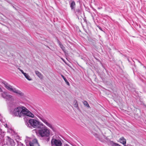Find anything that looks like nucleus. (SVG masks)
Returning a JSON list of instances; mask_svg holds the SVG:
<instances>
[{
  "label": "nucleus",
  "mask_w": 146,
  "mask_h": 146,
  "mask_svg": "<svg viewBox=\"0 0 146 146\" xmlns=\"http://www.w3.org/2000/svg\"><path fill=\"white\" fill-rule=\"evenodd\" d=\"M61 59H62V60L63 61V62H65V63H66V62H65V61L64 60V59H62V58H61Z\"/></svg>",
  "instance_id": "b1692460"
},
{
  "label": "nucleus",
  "mask_w": 146,
  "mask_h": 146,
  "mask_svg": "<svg viewBox=\"0 0 146 146\" xmlns=\"http://www.w3.org/2000/svg\"><path fill=\"white\" fill-rule=\"evenodd\" d=\"M74 106L76 107H78V104L77 102H76V103L74 104Z\"/></svg>",
  "instance_id": "aec40b11"
},
{
  "label": "nucleus",
  "mask_w": 146,
  "mask_h": 146,
  "mask_svg": "<svg viewBox=\"0 0 146 146\" xmlns=\"http://www.w3.org/2000/svg\"><path fill=\"white\" fill-rule=\"evenodd\" d=\"M35 72L39 78H42V75L39 72L37 71H35Z\"/></svg>",
  "instance_id": "f8f14e48"
},
{
  "label": "nucleus",
  "mask_w": 146,
  "mask_h": 146,
  "mask_svg": "<svg viewBox=\"0 0 146 146\" xmlns=\"http://www.w3.org/2000/svg\"><path fill=\"white\" fill-rule=\"evenodd\" d=\"M75 5L76 4L75 2L74 1H72L70 3V7H71L72 10L75 9Z\"/></svg>",
  "instance_id": "9b49d317"
},
{
  "label": "nucleus",
  "mask_w": 146,
  "mask_h": 146,
  "mask_svg": "<svg viewBox=\"0 0 146 146\" xmlns=\"http://www.w3.org/2000/svg\"><path fill=\"white\" fill-rule=\"evenodd\" d=\"M119 141L124 146H126V140L123 137H120L119 139Z\"/></svg>",
  "instance_id": "9d476101"
},
{
  "label": "nucleus",
  "mask_w": 146,
  "mask_h": 146,
  "mask_svg": "<svg viewBox=\"0 0 146 146\" xmlns=\"http://www.w3.org/2000/svg\"><path fill=\"white\" fill-rule=\"evenodd\" d=\"M38 129V133L39 135L41 137H46V141H48L50 140L49 129L43 124L40 125Z\"/></svg>",
  "instance_id": "f257e3e1"
},
{
  "label": "nucleus",
  "mask_w": 146,
  "mask_h": 146,
  "mask_svg": "<svg viewBox=\"0 0 146 146\" xmlns=\"http://www.w3.org/2000/svg\"><path fill=\"white\" fill-rule=\"evenodd\" d=\"M84 21H86H86H85L84 20Z\"/></svg>",
  "instance_id": "bb28decb"
},
{
  "label": "nucleus",
  "mask_w": 146,
  "mask_h": 146,
  "mask_svg": "<svg viewBox=\"0 0 146 146\" xmlns=\"http://www.w3.org/2000/svg\"><path fill=\"white\" fill-rule=\"evenodd\" d=\"M0 92H3V90H2V89L0 87Z\"/></svg>",
  "instance_id": "4be33fe9"
},
{
  "label": "nucleus",
  "mask_w": 146,
  "mask_h": 146,
  "mask_svg": "<svg viewBox=\"0 0 146 146\" xmlns=\"http://www.w3.org/2000/svg\"><path fill=\"white\" fill-rule=\"evenodd\" d=\"M18 146H25L23 145V144L21 143H20L19 144Z\"/></svg>",
  "instance_id": "412c9836"
},
{
  "label": "nucleus",
  "mask_w": 146,
  "mask_h": 146,
  "mask_svg": "<svg viewBox=\"0 0 146 146\" xmlns=\"http://www.w3.org/2000/svg\"><path fill=\"white\" fill-rule=\"evenodd\" d=\"M22 110L21 113V117L26 115L31 117H34V115L30 112L28 110L24 107H21Z\"/></svg>",
  "instance_id": "20e7f679"
},
{
  "label": "nucleus",
  "mask_w": 146,
  "mask_h": 146,
  "mask_svg": "<svg viewBox=\"0 0 146 146\" xmlns=\"http://www.w3.org/2000/svg\"><path fill=\"white\" fill-rule=\"evenodd\" d=\"M115 146H121L119 145L117 143Z\"/></svg>",
  "instance_id": "5701e85b"
},
{
  "label": "nucleus",
  "mask_w": 146,
  "mask_h": 146,
  "mask_svg": "<svg viewBox=\"0 0 146 146\" xmlns=\"http://www.w3.org/2000/svg\"><path fill=\"white\" fill-rule=\"evenodd\" d=\"M99 28V29H100V30H102V29H101L100 27Z\"/></svg>",
  "instance_id": "393cba45"
},
{
  "label": "nucleus",
  "mask_w": 146,
  "mask_h": 146,
  "mask_svg": "<svg viewBox=\"0 0 146 146\" xmlns=\"http://www.w3.org/2000/svg\"><path fill=\"white\" fill-rule=\"evenodd\" d=\"M5 87L9 90L19 94L21 96H24V94L21 91L17 90L15 88H13L12 87L7 83L4 84Z\"/></svg>",
  "instance_id": "7ed1b4c3"
},
{
  "label": "nucleus",
  "mask_w": 146,
  "mask_h": 146,
  "mask_svg": "<svg viewBox=\"0 0 146 146\" xmlns=\"http://www.w3.org/2000/svg\"><path fill=\"white\" fill-rule=\"evenodd\" d=\"M129 146H132V145H129Z\"/></svg>",
  "instance_id": "a878e982"
},
{
  "label": "nucleus",
  "mask_w": 146,
  "mask_h": 146,
  "mask_svg": "<svg viewBox=\"0 0 146 146\" xmlns=\"http://www.w3.org/2000/svg\"><path fill=\"white\" fill-rule=\"evenodd\" d=\"M22 108L21 107H18L15 108L13 111V115L15 116L21 117V112Z\"/></svg>",
  "instance_id": "39448f33"
},
{
  "label": "nucleus",
  "mask_w": 146,
  "mask_h": 146,
  "mask_svg": "<svg viewBox=\"0 0 146 146\" xmlns=\"http://www.w3.org/2000/svg\"><path fill=\"white\" fill-rule=\"evenodd\" d=\"M24 75L25 76V77L29 80L31 81L32 80V79L30 78V76L28 74L25 73V74H24Z\"/></svg>",
  "instance_id": "2eb2a0df"
},
{
  "label": "nucleus",
  "mask_w": 146,
  "mask_h": 146,
  "mask_svg": "<svg viewBox=\"0 0 146 146\" xmlns=\"http://www.w3.org/2000/svg\"><path fill=\"white\" fill-rule=\"evenodd\" d=\"M38 117L47 126L51 129H52L53 128L52 125L50 123L48 122L44 118L40 116H39Z\"/></svg>",
  "instance_id": "6e6552de"
},
{
  "label": "nucleus",
  "mask_w": 146,
  "mask_h": 146,
  "mask_svg": "<svg viewBox=\"0 0 146 146\" xmlns=\"http://www.w3.org/2000/svg\"><path fill=\"white\" fill-rule=\"evenodd\" d=\"M76 12L78 14L80 13V11L79 9H77L76 10Z\"/></svg>",
  "instance_id": "6ab92c4d"
},
{
  "label": "nucleus",
  "mask_w": 146,
  "mask_h": 146,
  "mask_svg": "<svg viewBox=\"0 0 146 146\" xmlns=\"http://www.w3.org/2000/svg\"><path fill=\"white\" fill-rule=\"evenodd\" d=\"M51 144L52 146H62V143L59 140L52 139L51 141Z\"/></svg>",
  "instance_id": "423d86ee"
},
{
  "label": "nucleus",
  "mask_w": 146,
  "mask_h": 146,
  "mask_svg": "<svg viewBox=\"0 0 146 146\" xmlns=\"http://www.w3.org/2000/svg\"><path fill=\"white\" fill-rule=\"evenodd\" d=\"M30 124H28V126L32 128V127L38 129L40 126V125L43 124L39 122L38 121L33 119H30L28 122Z\"/></svg>",
  "instance_id": "f03ea898"
},
{
  "label": "nucleus",
  "mask_w": 146,
  "mask_h": 146,
  "mask_svg": "<svg viewBox=\"0 0 146 146\" xmlns=\"http://www.w3.org/2000/svg\"><path fill=\"white\" fill-rule=\"evenodd\" d=\"M18 69L23 74V75L24 74H25V73L23 71V70L19 68Z\"/></svg>",
  "instance_id": "a211bd4d"
},
{
  "label": "nucleus",
  "mask_w": 146,
  "mask_h": 146,
  "mask_svg": "<svg viewBox=\"0 0 146 146\" xmlns=\"http://www.w3.org/2000/svg\"><path fill=\"white\" fill-rule=\"evenodd\" d=\"M84 105L88 107H89V105L88 103L86 101H84Z\"/></svg>",
  "instance_id": "f3484780"
},
{
  "label": "nucleus",
  "mask_w": 146,
  "mask_h": 146,
  "mask_svg": "<svg viewBox=\"0 0 146 146\" xmlns=\"http://www.w3.org/2000/svg\"><path fill=\"white\" fill-rule=\"evenodd\" d=\"M1 95L2 97L6 99L7 100H10L12 97V96L9 95L6 92H4L1 93Z\"/></svg>",
  "instance_id": "0eeeda50"
},
{
  "label": "nucleus",
  "mask_w": 146,
  "mask_h": 146,
  "mask_svg": "<svg viewBox=\"0 0 146 146\" xmlns=\"http://www.w3.org/2000/svg\"><path fill=\"white\" fill-rule=\"evenodd\" d=\"M61 76L64 79V80L66 82V84L68 86L70 85V84L67 81V79L65 77L62 75H61Z\"/></svg>",
  "instance_id": "4468645a"
},
{
  "label": "nucleus",
  "mask_w": 146,
  "mask_h": 146,
  "mask_svg": "<svg viewBox=\"0 0 146 146\" xmlns=\"http://www.w3.org/2000/svg\"><path fill=\"white\" fill-rule=\"evenodd\" d=\"M29 145L30 146H40L36 139H33L32 142H30Z\"/></svg>",
  "instance_id": "1a4fd4ad"
},
{
  "label": "nucleus",
  "mask_w": 146,
  "mask_h": 146,
  "mask_svg": "<svg viewBox=\"0 0 146 146\" xmlns=\"http://www.w3.org/2000/svg\"><path fill=\"white\" fill-rule=\"evenodd\" d=\"M58 43L59 44L60 47L62 49V50H64L65 49V47L60 42H58Z\"/></svg>",
  "instance_id": "dca6fc26"
},
{
  "label": "nucleus",
  "mask_w": 146,
  "mask_h": 146,
  "mask_svg": "<svg viewBox=\"0 0 146 146\" xmlns=\"http://www.w3.org/2000/svg\"><path fill=\"white\" fill-rule=\"evenodd\" d=\"M108 143L111 146H115L117 143H115L113 141H108Z\"/></svg>",
  "instance_id": "ddd939ff"
}]
</instances>
